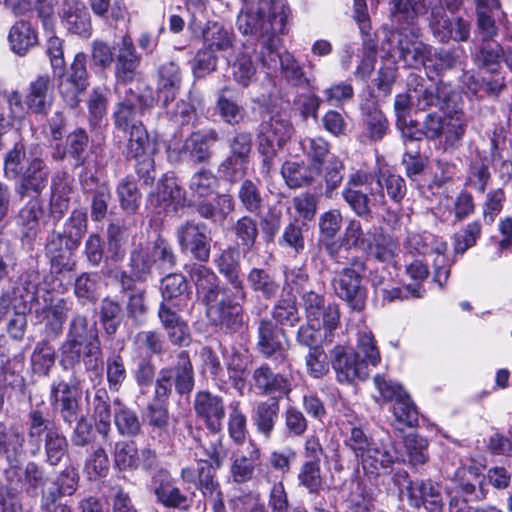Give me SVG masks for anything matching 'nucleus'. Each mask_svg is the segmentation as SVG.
<instances>
[{
	"mask_svg": "<svg viewBox=\"0 0 512 512\" xmlns=\"http://www.w3.org/2000/svg\"><path fill=\"white\" fill-rule=\"evenodd\" d=\"M193 409L197 418L201 419L209 432H220L225 418V405L221 396L207 390L195 394Z\"/></svg>",
	"mask_w": 512,
	"mask_h": 512,
	"instance_id": "obj_24",
	"label": "nucleus"
},
{
	"mask_svg": "<svg viewBox=\"0 0 512 512\" xmlns=\"http://www.w3.org/2000/svg\"><path fill=\"white\" fill-rule=\"evenodd\" d=\"M124 318L121 304L109 297L101 300L99 306V321L104 333L113 338Z\"/></svg>",
	"mask_w": 512,
	"mask_h": 512,
	"instance_id": "obj_50",
	"label": "nucleus"
},
{
	"mask_svg": "<svg viewBox=\"0 0 512 512\" xmlns=\"http://www.w3.org/2000/svg\"><path fill=\"white\" fill-rule=\"evenodd\" d=\"M183 72L179 64L173 60L160 64L157 68V102L162 107L172 103L179 93Z\"/></svg>",
	"mask_w": 512,
	"mask_h": 512,
	"instance_id": "obj_27",
	"label": "nucleus"
},
{
	"mask_svg": "<svg viewBox=\"0 0 512 512\" xmlns=\"http://www.w3.org/2000/svg\"><path fill=\"white\" fill-rule=\"evenodd\" d=\"M123 92L113 112V122L118 132L128 136L127 160H137L146 154L149 147L148 133L141 116L153 107L155 99L150 88L139 93L125 88Z\"/></svg>",
	"mask_w": 512,
	"mask_h": 512,
	"instance_id": "obj_2",
	"label": "nucleus"
},
{
	"mask_svg": "<svg viewBox=\"0 0 512 512\" xmlns=\"http://www.w3.org/2000/svg\"><path fill=\"white\" fill-rule=\"evenodd\" d=\"M87 56L83 52L75 55L69 69H63V74L53 73L59 78L58 89L64 102L70 108H75L80 102V95L89 86V76L86 68Z\"/></svg>",
	"mask_w": 512,
	"mask_h": 512,
	"instance_id": "obj_13",
	"label": "nucleus"
},
{
	"mask_svg": "<svg viewBox=\"0 0 512 512\" xmlns=\"http://www.w3.org/2000/svg\"><path fill=\"white\" fill-rule=\"evenodd\" d=\"M152 483L154 484V495L158 503L166 508L189 511L192 498L176 485V480L168 470L158 469L152 476Z\"/></svg>",
	"mask_w": 512,
	"mask_h": 512,
	"instance_id": "obj_21",
	"label": "nucleus"
},
{
	"mask_svg": "<svg viewBox=\"0 0 512 512\" xmlns=\"http://www.w3.org/2000/svg\"><path fill=\"white\" fill-rule=\"evenodd\" d=\"M59 15L61 23L68 33L83 38H89L91 36V17L83 3L66 0L63 2Z\"/></svg>",
	"mask_w": 512,
	"mask_h": 512,
	"instance_id": "obj_30",
	"label": "nucleus"
},
{
	"mask_svg": "<svg viewBox=\"0 0 512 512\" xmlns=\"http://www.w3.org/2000/svg\"><path fill=\"white\" fill-rule=\"evenodd\" d=\"M430 28L439 42L447 43L449 40L466 42L470 38L471 23L462 17L450 19L442 6L431 9Z\"/></svg>",
	"mask_w": 512,
	"mask_h": 512,
	"instance_id": "obj_19",
	"label": "nucleus"
},
{
	"mask_svg": "<svg viewBox=\"0 0 512 512\" xmlns=\"http://www.w3.org/2000/svg\"><path fill=\"white\" fill-rule=\"evenodd\" d=\"M407 85L412 93L413 105L419 111L435 107L443 112L454 100H460V95L443 81L428 84L423 77L410 74Z\"/></svg>",
	"mask_w": 512,
	"mask_h": 512,
	"instance_id": "obj_10",
	"label": "nucleus"
},
{
	"mask_svg": "<svg viewBox=\"0 0 512 512\" xmlns=\"http://www.w3.org/2000/svg\"><path fill=\"white\" fill-rule=\"evenodd\" d=\"M410 504L417 508L424 506L428 512L442 511L440 486L432 480H417L408 486Z\"/></svg>",
	"mask_w": 512,
	"mask_h": 512,
	"instance_id": "obj_32",
	"label": "nucleus"
},
{
	"mask_svg": "<svg viewBox=\"0 0 512 512\" xmlns=\"http://www.w3.org/2000/svg\"><path fill=\"white\" fill-rule=\"evenodd\" d=\"M228 433L236 444L244 443L248 434L247 417L241 409L239 401H233L229 405Z\"/></svg>",
	"mask_w": 512,
	"mask_h": 512,
	"instance_id": "obj_61",
	"label": "nucleus"
},
{
	"mask_svg": "<svg viewBox=\"0 0 512 512\" xmlns=\"http://www.w3.org/2000/svg\"><path fill=\"white\" fill-rule=\"evenodd\" d=\"M443 113L445 114V121L442 137H444L447 147L454 148L462 141L468 126L462 100H454L453 103L446 106Z\"/></svg>",
	"mask_w": 512,
	"mask_h": 512,
	"instance_id": "obj_33",
	"label": "nucleus"
},
{
	"mask_svg": "<svg viewBox=\"0 0 512 512\" xmlns=\"http://www.w3.org/2000/svg\"><path fill=\"white\" fill-rule=\"evenodd\" d=\"M218 272L235 290L234 299L245 300L247 293L241 278V262L239 252L234 247L223 249L214 259Z\"/></svg>",
	"mask_w": 512,
	"mask_h": 512,
	"instance_id": "obj_28",
	"label": "nucleus"
},
{
	"mask_svg": "<svg viewBox=\"0 0 512 512\" xmlns=\"http://www.w3.org/2000/svg\"><path fill=\"white\" fill-rule=\"evenodd\" d=\"M221 468L210 465L204 460H197V481L195 482V487L210 505L212 512H227L224 493L217 479V471Z\"/></svg>",
	"mask_w": 512,
	"mask_h": 512,
	"instance_id": "obj_23",
	"label": "nucleus"
},
{
	"mask_svg": "<svg viewBox=\"0 0 512 512\" xmlns=\"http://www.w3.org/2000/svg\"><path fill=\"white\" fill-rule=\"evenodd\" d=\"M485 477L475 465L461 466L456 469L446 492L450 498V512H475L467 505L469 501L486 498Z\"/></svg>",
	"mask_w": 512,
	"mask_h": 512,
	"instance_id": "obj_7",
	"label": "nucleus"
},
{
	"mask_svg": "<svg viewBox=\"0 0 512 512\" xmlns=\"http://www.w3.org/2000/svg\"><path fill=\"white\" fill-rule=\"evenodd\" d=\"M243 7L237 18L239 31L245 35L259 37L264 33V29L269 30V26L277 19V12L274 9L276 5L282 2L285 5L287 19H292V11L287 0H241Z\"/></svg>",
	"mask_w": 512,
	"mask_h": 512,
	"instance_id": "obj_8",
	"label": "nucleus"
},
{
	"mask_svg": "<svg viewBox=\"0 0 512 512\" xmlns=\"http://www.w3.org/2000/svg\"><path fill=\"white\" fill-rule=\"evenodd\" d=\"M261 450L253 441H250L245 452L234 457L230 474L233 481L243 484L250 481L255 473V468L260 464Z\"/></svg>",
	"mask_w": 512,
	"mask_h": 512,
	"instance_id": "obj_38",
	"label": "nucleus"
},
{
	"mask_svg": "<svg viewBox=\"0 0 512 512\" xmlns=\"http://www.w3.org/2000/svg\"><path fill=\"white\" fill-rule=\"evenodd\" d=\"M249 288L265 300L276 298L280 290V282L270 270L252 267L246 276Z\"/></svg>",
	"mask_w": 512,
	"mask_h": 512,
	"instance_id": "obj_42",
	"label": "nucleus"
},
{
	"mask_svg": "<svg viewBox=\"0 0 512 512\" xmlns=\"http://www.w3.org/2000/svg\"><path fill=\"white\" fill-rule=\"evenodd\" d=\"M397 34L400 59L410 68L424 67L431 46L420 40V28L415 23L401 24Z\"/></svg>",
	"mask_w": 512,
	"mask_h": 512,
	"instance_id": "obj_16",
	"label": "nucleus"
},
{
	"mask_svg": "<svg viewBox=\"0 0 512 512\" xmlns=\"http://www.w3.org/2000/svg\"><path fill=\"white\" fill-rule=\"evenodd\" d=\"M459 63L457 50L446 48L430 47L429 57L425 68L434 72L437 76H443L446 72L453 70Z\"/></svg>",
	"mask_w": 512,
	"mask_h": 512,
	"instance_id": "obj_53",
	"label": "nucleus"
},
{
	"mask_svg": "<svg viewBox=\"0 0 512 512\" xmlns=\"http://www.w3.org/2000/svg\"><path fill=\"white\" fill-rule=\"evenodd\" d=\"M284 7L282 2L274 7L278 17L269 26V30L265 28L264 33L257 37L253 52L257 55L261 65L268 71H275L280 66L281 74L289 85L307 88L309 79L306 77L303 67L290 52H280L281 35L287 33V26L291 20L287 19Z\"/></svg>",
	"mask_w": 512,
	"mask_h": 512,
	"instance_id": "obj_1",
	"label": "nucleus"
},
{
	"mask_svg": "<svg viewBox=\"0 0 512 512\" xmlns=\"http://www.w3.org/2000/svg\"><path fill=\"white\" fill-rule=\"evenodd\" d=\"M299 485L304 487L309 494H319L323 490L324 477L320 463L303 462L297 476Z\"/></svg>",
	"mask_w": 512,
	"mask_h": 512,
	"instance_id": "obj_56",
	"label": "nucleus"
},
{
	"mask_svg": "<svg viewBox=\"0 0 512 512\" xmlns=\"http://www.w3.org/2000/svg\"><path fill=\"white\" fill-rule=\"evenodd\" d=\"M90 404L95 419L96 430L106 439L111 431L112 416L110 396L106 388H95Z\"/></svg>",
	"mask_w": 512,
	"mask_h": 512,
	"instance_id": "obj_46",
	"label": "nucleus"
},
{
	"mask_svg": "<svg viewBox=\"0 0 512 512\" xmlns=\"http://www.w3.org/2000/svg\"><path fill=\"white\" fill-rule=\"evenodd\" d=\"M195 386L194 367L187 350H180L176 360L170 366H164L157 372L154 386V398L168 401L173 388L179 396L189 395Z\"/></svg>",
	"mask_w": 512,
	"mask_h": 512,
	"instance_id": "obj_5",
	"label": "nucleus"
},
{
	"mask_svg": "<svg viewBox=\"0 0 512 512\" xmlns=\"http://www.w3.org/2000/svg\"><path fill=\"white\" fill-rule=\"evenodd\" d=\"M157 189L156 193H152L149 196V203L157 209V213H161V210H165L173 201L182 197V190L178 186L176 179L168 174H164L159 180Z\"/></svg>",
	"mask_w": 512,
	"mask_h": 512,
	"instance_id": "obj_47",
	"label": "nucleus"
},
{
	"mask_svg": "<svg viewBox=\"0 0 512 512\" xmlns=\"http://www.w3.org/2000/svg\"><path fill=\"white\" fill-rule=\"evenodd\" d=\"M502 54L503 48L499 43L494 40L484 39L479 52L475 56V62L487 71L495 72L499 67Z\"/></svg>",
	"mask_w": 512,
	"mask_h": 512,
	"instance_id": "obj_62",
	"label": "nucleus"
},
{
	"mask_svg": "<svg viewBox=\"0 0 512 512\" xmlns=\"http://www.w3.org/2000/svg\"><path fill=\"white\" fill-rule=\"evenodd\" d=\"M220 432H210L205 439H200L195 448V461L204 460L215 467H222L228 457V449L223 443Z\"/></svg>",
	"mask_w": 512,
	"mask_h": 512,
	"instance_id": "obj_39",
	"label": "nucleus"
},
{
	"mask_svg": "<svg viewBox=\"0 0 512 512\" xmlns=\"http://www.w3.org/2000/svg\"><path fill=\"white\" fill-rule=\"evenodd\" d=\"M330 362L341 384H351L355 381H364L369 376L366 361L359 358V354L351 347L336 345L330 351Z\"/></svg>",
	"mask_w": 512,
	"mask_h": 512,
	"instance_id": "obj_15",
	"label": "nucleus"
},
{
	"mask_svg": "<svg viewBox=\"0 0 512 512\" xmlns=\"http://www.w3.org/2000/svg\"><path fill=\"white\" fill-rule=\"evenodd\" d=\"M413 105L412 93L398 94L394 100V110L397 118V127L401 130L403 137H415L418 132H413L414 121L410 119V110Z\"/></svg>",
	"mask_w": 512,
	"mask_h": 512,
	"instance_id": "obj_55",
	"label": "nucleus"
},
{
	"mask_svg": "<svg viewBox=\"0 0 512 512\" xmlns=\"http://www.w3.org/2000/svg\"><path fill=\"white\" fill-rule=\"evenodd\" d=\"M359 461L362 468L370 477H377L381 473H388L395 463V457L382 444L376 443Z\"/></svg>",
	"mask_w": 512,
	"mask_h": 512,
	"instance_id": "obj_43",
	"label": "nucleus"
},
{
	"mask_svg": "<svg viewBox=\"0 0 512 512\" xmlns=\"http://www.w3.org/2000/svg\"><path fill=\"white\" fill-rule=\"evenodd\" d=\"M249 386L251 391L261 396L289 398L293 391V379L289 374L275 372L264 362L252 370Z\"/></svg>",
	"mask_w": 512,
	"mask_h": 512,
	"instance_id": "obj_14",
	"label": "nucleus"
},
{
	"mask_svg": "<svg viewBox=\"0 0 512 512\" xmlns=\"http://www.w3.org/2000/svg\"><path fill=\"white\" fill-rule=\"evenodd\" d=\"M176 236L182 252L190 253L201 263L209 261L211 238L207 235V226L204 223L186 221L178 227Z\"/></svg>",
	"mask_w": 512,
	"mask_h": 512,
	"instance_id": "obj_18",
	"label": "nucleus"
},
{
	"mask_svg": "<svg viewBox=\"0 0 512 512\" xmlns=\"http://www.w3.org/2000/svg\"><path fill=\"white\" fill-rule=\"evenodd\" d=\"M24 443L23 432L19 428H11L4 434L2 447L7 454L8 467L4 470L5 488L8 496L14 498L23 490L30 496H37L38 490L45 484L43 469L35 462H28L25 467L21 465L19 456Z\"/></svg>",
	"mask_w": 512,
	"mask_h": 512,
	"instance_id": "obj_3",
	"label": "nucleus"
},
{
	"mask_svg": "<svg viewBox=\"0 0 512 512\" xmlns=\"http://www.w3.org/2000/svg\"><path fill=\"white\" fill-rule=\"evenodd\" d=\"M7 41L10 50L23 57L38 44V35L30 22L19 20L10 28Z\"/></svg>",
	"mask_w": 512,
	"mask_h": 512,
	"instance_id": "obj_40",
	"label": "nucleus"
},
{
	"mask_svg": "<svg viewBox=\"0 0 512 512\" xmlns=\"http://www.w3.org/2000/svg\"><path fill=\"white\" fill-rule=\"evenodd\" d=\"M167 405L168 401L161 402L153 397L146 407L145 420L160 443L169 439L170 414Z\"/></svg>",
	"mask_w": 512,
	"mask_h": 512,
	"instance_id": "obj_41",
	"label": "nucleus"
},
{
	"mask_svg": "<svg viewBox=\"0 0 512 512\" xmlns=\"http://www.w3.org/2000/svg\"><path fill=\"white\" fill-rule=\"evenodd\" d=\"M138 450L133 440L117 442L113 452L115 466L120 471L137 470Z\"/></svg>",
	"mask_w": 512,
	"mask_h": 512,
	"instance_id": "obj_57",
	"label": "nucleus"
},
{
	"mask_svg": "<svg viewBox=\"0 0 512 512\" xmlns=\"http://www.w3.org/2000/svg\"><path fill=\"white\" fill-rule=\"evenodd\" d=\"M271 316L282 327L296 326L301 320L296 297L290 292L280 297L272 307Z\"/></svg>",
	"mask_w": 512,
	"mask_h": 512,
	"instance_id": "obj_48",
	"label": "nucleus"
},
{
	"mask_svg": "<svg viewBox=\"0 0 512 512\" xmlns=\"http://www.w3.org/2000/svg\"><path fill=\"white\" fill-rule=\"evenodd\" d=\"M114 423L122 436L135 437L142 433V423L138 414L131 408L121 407L114 413Z\"/></svg>",
	"mask_w": 512,
	"mask_h": 512,
	"instance_id": "obj_58",
	"label": "nucleus"
},
{
	"mask_svg": "<svg viewBox=\"0 0 512 512\" xmlns=\"http://www.w3.org/2000/svg\"><path fill=\"white\" fill-rule=\"evenodd\" d=\"M41 163L5 162L6 165H14L16 170H25L21 177L18 193L21 197L31 196V199L20 210L17 221L28 231L34 230L38 226L39 219L43 215V207L37 196L45 187L47 172L43 169Z\"/></svg>",
	"mask_w": 512,
	"mask_h": 512,
	"instance_id": "obj_4",
	"label": "nucleus"
},
{
	"mask_svg": "<svg viewBox=\"0 0 512 512\" xmlns=\"http://www.w3.org/2000/svg\"><path fill=\"white\" fill-rule=\"evenodd\" d=\"M244 48L245 51L240 53L232 64V76L236 83L246 88L255 77L256 67L248 52V47L245 46Z\"/></svg>",
	"mask_w": 512,
	"mask_h": 512,
	"instance_id": "obj_64",
	"label": "nucleus"
},
{
	"mask_svg": "<svg viewBox=\"0 0 512 512\" xmlns=\"http://www.w3.org/2000/svg\"><path fill=\"white\" fill-rule=\"evenodd\" d=\"M376 192L371 187V195L374 197V202L384 204L383 188H386L388 196L395 202H400L406 194L405 180L395 174H389L387 176L378 174L375 180Z\"/></svg>",
	"mask_w": 512,
	"mask_h": 512,
	"instance_id": "obj_49",
	"label": "nucleus"
},
{
	"mask_svg": "<svg viewBox=\"0 0 512 512\" xmlns=\"http://www.w3.org/2000/svg\"><path fill=\"white\" fill-rule=\"evenodd\" d=\"M71 308L72 302L61 298L42 309L38 317L45 322L47 335L55 338L62 333L63 325Z\"/></svg>",
	"mask_w": 512,
	"mask_h": 512,
	"instance_id": "obj_45",
	"label": "nucleus"
},
{
	"mask_svg": "<svg viewBox=\"0 0 512 512\" xmlns=\"http://www.w3.org/2000/svg\"><path fill=\"white\" fill-rule=\"evenodd\" d=\"M79 398L80 379L75 375L69 381L55 380L51 383L49 402L63 422L72 424L77 420L80 411Z\"/></svg>",
	"mask_w": 512,
	"mask_h": 512,
	"instance_id": "obj_12",
	"label": "nucleus"
},
{
	"mask_svg": "<svg viewBox=\"0 0 512 512\" xmlns=\"http://www.w3.org/2000/svg\"><path fill=\"white\" fill-rule=\"evenodd\" d=\"M73 189L69 179H54L52 183V195L50 200L51 215L59 221L69 210V204Z\"/></svg>",
	"mask_w": 512,
	"mask_h": 512,
	"instance_id": "obj_52",
	"label": "nucleus"
},
{
	"mask_svg": "<svg viewBox=\"0 0 512 512\" xmlns=\"http://www.w3.org/2000/svg\"><path fill=\"white\" fill-rule=\"evenodd\" d=\"M237 244L242 248L244 255L254 249L259 235L258 224L251 216L240 217L233 226Z\"/></svg>",
	"mask_w": 512,
	"mask_h": 512,
	"instance_id": "obj_54",
	"label": "nucleus"
},
{
	"mask_svg": "<svg viewBox=\"0 0 512 512\" xmlns=\"http://www.w3.org/2000/svg\"><path fill=\"white\" fill-rule=\"evenodd\" d=\"M206 316L212 326L227 334L240 332L244 326L243 306L229 295H225L217 305L208 309Z\"/></svg>",
	"mask_w": 512,
	"mask_h": 512,
	"instance_id": "obj_22",
	"label": "nucleus"
},
{
	"mask_svg": "<svg viewBox=\"0 0 512 512\" xmlns=\"http://www.w3.org/2000/svg\"><path fill=\"white\" fill-rule=\"evenodd\" d=\"M54 99V88L49 75H39L29 83L24 103L35 114H47Z\"/></svg>",
	"mask_w": 512,
	"mask_h": 512,
	"instance_id": "obj_31",
	"label": "nucleus"
},
{
	"mask_svg": "<svg viewBox=\"0 0 512 512\" xmlns=\"http://www.w3.org/2000/svg\"><path fill=\"white\" fill-rule=\"evenodd\" d=\"M293 127L283 115L268 114L258 128V151L264 160L276 157L277 150L291 137Z\"/></svg>",
	"mask_w": 512,
	"mask_h": 512,
	"instance_id": "obj_11",
	"label": "nucleus"
},
{
	"mask_svg": "<svg viewBox=\"0 0 512 512\" xmlns=\"http://www.w3.org/2000/svg\"><path fill=\"white\" fill-rule=\"evenodd\" d=\"M125 228L119 224L111 223L107 228L106 261L114 263L121 261L125 256Z\"/></svg>",
	"mask_w": 512,
	"mask_h": 512,
	"instance_id": "obj_63",
	"label": "nucleus"
},
{
	"mask_svg": "<svg viewBox=\"0 0 512 512\" xmlns=\"http://www.w3.org/2000/svg\"><path fill=\"white\" fill-rule=\"evenodd\" d=\"M445 115L441 116L436 112L428 113L423 122L422 128H417V123L414 122L413 132H418L415 137H404L405 146H406V155L410 158V160H418L420 158V154L418 151L414 150V147L417 144V141L422 139V136H425L428 139H437L442 137L443 127H444Z\"/></svg>",
	"mask_w": 512,
	"mask_h": 512,
	"instance_id": "obj_37",
	"label": "nucleus"
},
{
	"mask_svg": "<svg viewBox=\"0 0 512 512\" xmlns=\"http://www.w3.org/2000/svg\"><path fill=\"white\" fill-rule=\"evenodd\" d=\"M129 273L128 276L134 278L133 281L146 282L152 277L155 266V259L152 258L150 247L142 244L135 246L129 254Z\"/></svg>",
	"mask_w": 512,
	"mask_h": 512,
	"instance_id": "obj_44",
	"label": "nucleus"
},
{
	"mask_svg": "<svg viewBox=\"0 0 512 512\" xmlns=\"http://www.w3.org/2000/svg\"><path fill=\"white\" fill-rule=\"evenodd\" d=\"M257 348L265 358L275 357L282 363L288 362V352L279 340L277 326L269 319L259 322Z\"/></svg>",
	"mask_w": 512,
	"mask_h": 512,
	"instance_id": "obj_34",
	"label": "nucleus"
},
{
	"mask_svg": "<svg viewBox=\"0 0 512 512\" xmlns=\"http://www.w3.org/2000/svg\"><path fill=\"white\" fill-rule=\"evenodd\" d=\"M141 63V55L137 53L130 36H124L118 46L115 59V91L121 96L127 84L133 82Z\"/></svg>",
	"mask_w": 512,
	"mask_h": 512,
	"instance_id": "obj_20",
	"label": "nucleus"
},
{
	"mask_svg": "<svg viewBox=\"0 0 512 512\" xmlns=\"http://www.w3.org/2000/svg\"><path fill=\"white\" fill-rule=\"evenodd\" d=\"M366 264L360 258H353L348 267L343 268L333 279L335 294L357 312L364 310L367 290L362 285Z\"/></svg>",
	"mask_w": 512,
	"mask_h": 512,
	"instance_id": "obj_9",
	"label": "nucleus"
},
{
	"mask_svg": "<svg viewBox=\"0 0 512 512\" xmlns=\"http://www.w3.org/2000/svg\"><path fill=\"white\" fill-rule=\"evenodd\" d=\"M202 36L206 47L214 52L227 50L232 45L231 33L218 22L209 23Z\"/></svg>",
	"mask_w": 512,
	"mask_h": 512,
	"instance_id": "obj_60",
	"label": "nucleus"
},
{
	"mask_svg": "<svg viewBox=\"0 0 512 512\" xmlns=\"http://www.w3.org/2000/svg\"><path fill=\"white\" fill-rule=\"evenodd\" d=\"M360 112L367 137L372 141L382 140L389 131V121L384 115L373 90L361 96Z\"/></svg>",
	"mask_w": 512,
	"mask_h": 512,
	"instance_id": "obj_25",
	"label": "nucleus"
},
{
	"mask_svg": "<svg viewBox=\"0 0 512 512\" xmlns=\"http://www.w3.org/2000/svg\"><path fill=\"white\" fill-rule=\"evenodd\" d=\"M280 413V399L269 397L255 404L252 409V422L258 433L265 438H270Z\"/></svg>",
	"mask_w": 512,
	"mask_h": 512,
	"instance_id": "obj_36",
	"label": "nucleus"
},
{
	"mask_svg": "<svg viewBox=\"0 0 512 512\" xmlns=\"http://www.w3.org/2000/svg\"><path fill=\"white\" fill-rule=\"evenodd\" d=\"M218 140L215 130L193 132L183 143L172 141L168 146L170 160H208L210 146Z\"/></svg>",
	"mask_w": 512,
	"mask_h": 512,
	"instance_id": "obj_17",
	"label": "nucleus"
},
{
	"mask_svg": "<svg viewBox=\"0 0 512 512\" xmlns=\"http://www.w3.org/2000/svg\"><path fill=\"white\" fill-rule=\"evenodd\" d=\"M100 277L97 273H82L75 279L74 293L81 303H95L98 299Z\"/></svg>",
	"mask_w": 512,
	"mask_h": 512,
	"instance_id": "obj_59",
	"label": "nucleus"
},
{
	"mask_svg": "<svg viewBox=\"0 0 512 512\" xmlns=\"http://www.w3.org/2000/svg\"><path fill=\"white\" fill-rule=\"evenodd\" d=\"M133 279L128 276L127 271H121L117 276L120 292L126 297L125 310L128 318L136 325H142L148 312L146 290L138 287Z\"/></svg>",
	"mask_w": 512,
	"mask_h": 512,
	"instance_id": "obj_26",
	"label": "nucleus"
},
{
	"mask_svg": "<svg viewBox=\"0 0 512 512\" xmlns=\"http://www.w3.org/2000/svg\"><path fill=\"white\" fill-rule=\"evenodd\" d=\"M319 170V166L311 167L306 162H284L281 173L290 188H299L310 183Z\"/></svg>",
	"mask_w": 512,
	"mask_h": 512,
	"instance_id": "obj_51",
	"label": "nucleus"
},
{
	"mask_svg": "<svg viewBox=\"0 0 512 512\" xmlns=\"http://www.w3.org/2000/svg\"><path fill=\"white\" fill-rule=\"evenodd\" d=\"M71 241L63 233L51 232L45 242V255L49 259L53 273L60 274L72 271L75 263L71 260V250L77 247L70 246Z\"/></svg>",
	"mask_w": 512,
	"mask_h": 512,
	"instance_id": "obj_29",
	"label": "nucleus"
},
{
	"mask_svg": "<svg viewBox=\"0 0 512 512\" xmlns=\"http://www.w3.org/2000/svg\"><path fill=\"white\" fill-rule=\"evenodd\" d=\"M162 302L172 303L178 311L188 308L191 301V291L184 275L173 273L166 275L161 282Z\"/></svg>",
	"mask_w": 512,
	"mask_h": 512,
	"instance_id": "obj_35",
	"label": "nucleus"
},
{
	"mask_svg": "<svg viewBox=\"0 0 512 512\" xmlns=\"http://www.w3.org/2000/svg\"><path fill=\"white\" fill-rule=\"evenodd\" d=\"M28 441L37 448L44 447L46 461L52 466L58 465L68 451V441L61 428L52 420L44 417L39 410H31L28 416Z\"/></svg>",
	"mask_w": 512,
	"mask_h": 512,
	"instance_id": "obj_6",
	"label": "nucleus"
}]
</instances>
